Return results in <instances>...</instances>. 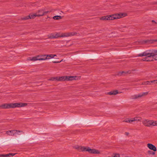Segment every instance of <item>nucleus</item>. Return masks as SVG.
I'll use <instances>...</instances> for the list:
<instances>
[{
  "label": "nucleus",
  "mask_w": 157,
  "mask_h": 157,
  "mask_svg": "<svg viewBox=\"0 0 157 157\" xmlns=\"http://www.w3.org/2000/svg\"><path fill=\"white\" fill-rule=\"evenodd\" d=\"M154 50H149L145 51L142 53L139 54L138 56H146L145 58L143 59V61H151L153 60L154 59L155 60H157V53L155 54L154 52Z\"/></svg>",
  "instance_id": "obj_1"
},
{
  "label": "nucleus",
  "mask_w": 157,
  "mask_h": 157,
  "mask_svg": "<svg viewBox=\"0 0 157 157\" xmlns=\"http://www.w3.org/2000/svg\"><path fill=\"white\" fill-rule=\"evenodd\" d=\"M77 34L76 32L66 33L61 35L58 33H52L48 35V38L50 39L59 38L61 37H67L75 36Z\"/></svg>",
  "instance_id": "obj_2"
},
{
  "label": "nucleus",
  "mask_w": 157,
  "mask_h": 157,
  "mask_svg": "<svg viewBox=\"0 0 157 157\" xmlns=\"http://www.w3.org/2000/svg\"><path fill=\"white\" fill-rule=\"evenodd\" d=\"M74 148L79 151H88L90 154H100V152L98 150L95 149H91L89 147L76 145L74 147Z\"/></svg>",
  "instance_id": "obj_3"
},
{
  "label": "nucleus",
  "mask_w": 157,
  "mask_h": 157,
  "mask_svg": "<svg viewBox=\"0 0 157 157\" xmlns=\"http://www.w3.org/2000/svg\"><path fill=\"white\" fill-rule=\"evenodd\" d=\"M23 133V132L22 131L16 130L7 131L6 132V134L7 136H17V135H20Z\"/></svg>",
  "instance_id": "obj_4"
},
{
  "label": "nucleus",
  "mask_w": 157,
  "mask_h": 157,
  "mask_svg": "<svg viewBox=\"0 0 157 157\" xmlns=\"http://www.w3.org/2000/svg\"><path fill=\"white\" fill-rule=\"evenodd\" d=\"M157 41V40H139L136 43L139 44H149Z\"/></svg>",
  "instance_id": "obj_5"
},
{
  "label": "nucleus",
  "mask_w": 157,
  "mask_h": 157,
  "mask_svg": "<svg viewBox=\"0 0 157 157\" xmlns=\"http://www.w3.org/2000/svg\"><path fill=\"white\" fill-rule=\"evenodd\" d=\"M27 105L26 103H12V108H15L16 107H24Z\"/></svg>",
  "instance_id": "obj_6"
},
{
  "label": "nucleus",
  "mask_w": 157,
  "mask_h": 157,
  "mask_svg": "<svg viewBox=\"0 0 157 157\" xmlns=\"http://www.w3.org/2000/svg\"><path fill=\"white\" fill-rule=\"evenodd\" d=\"M141 118L139 117H136L134 118L128 119L125 121V122L128 123H131L134 121H140Z\"/></svg>",
  "instance_id": "obj_7"
},
{
  "label": "nucleus",
  "mask_w": 157,
  "mask_h": 157,
  "mask_svg": "<svg viewBox=\"0 0 157 157\" xmlns=\"http://www.w3.org/2000/svg\"><path fill=\"white\" fill-rule=\"evenodd\" d=\"M33 14L34 18L36 17L43 16L44 15V9H41L39 10L36 13Z\"/></svg>",
  "instance_id": "obj_8"
},
{
  "label": "nucleus",
  "mask_w": 157,
  "mask_h": 157,
  "mask_svg": "<svg viewBox=\"0 0 157 157\" xmlns=\"http://www.w3.org/2000/svg\"><path fill=\"white\" fill-rule=\"evenodd\" d=\"M12 108V103H5L0 105V109H8Z\"/></svg>",
  "instance_id": "obj_9"
},
{
  "label": "nucleus",
  "mask_w": 157,
  "mask_h": 157,
  "mask_svg": "<svg viewBox=\"0 0 157 157\" xmlns=\"http://www.w3.org/2000/svg\"><path fill=\"white\" fill-rule=\"evenodd\" d=\"M126 16V14L125 13H120L119 14H113L114 19H119L120 18L124 17Z\"/></svg>",
  "instance_id": "obj_10"
},
{
  "label": "nucleus",
  "mask_w": 157,
  "mask_h": 157,
  "mask_svg": "<svg viewBox=\"0 0 157 157\" xmlns=\"http://www.w3.org/2000/svg\"><path fill=\"white\" fill-rule=\"evenodd\" d=\"M73 76H63L60 77L59 80H62V81L65 80H73Z\"/></svg>",
  "instance_id": "obj_11"
},
{
  "label": "nucleus",
  "mask_w": 157,
  "mask_h": 157,
  "mask_svg": "<svg viewBox=\"0 0 157 157\" xmlns=\"http://www.w3.org/2000/svg\"><path fill=\"white\" fill-rule=\"evenodd\" d=\"M151 120L145 119L142 121V123L145 126L150 127L151 126Z\"/></svg>",
  "instance_id": "obj_12"
},
{
  "label": "nucleus",
  "mask_w": 157,
  "mask_h": 157,
  "mask_svg": "<svg viewBox=\"0 0 157 157\" xmlns=\"http://www.w3.org/2000/svg\"><path fill=\"white\" fill-rule=\"evenodd\" d=\"M147 146L150 149L154 151H155L157 150L156 147L151 144H148L147 145Z\"/></svg>",
  "instance_id": "obj_13"
},
{
  "label": "nucleus",
  "mask_w": 157,
  "mask_h": 157,
  "mask_svg": "<svg viewBox=\"0 0 157 157\" xmlns=\"http://www.w3.org/2000/svg\"><path fill=\"white\" fill-rule=\"evenodd\" d=\"M34 18L33 14H30L29 15L25 17H22L21 18L23 20H26L29 19Z\"/></svg>",
  "instance_id": "obj_14"
},
{
  "label": "nucleus",
  "mask_w": 157,
  "mask_h": 157,
  "mask_svg": "<svg viewBox=\"0 0 157 157\" xmlns=\"http://www.w3.org/2000/svg\"><path fill=\"white\" fill-rule=\"evenodd\" d=\"M157 126V121L151 120V126Z\"/></svg>",
  "instance_id": "obj_15"
},
{
  "label": "nucleus",
  "mask_w": 157,
  "mask_h": 157,
  "mask_svg": "<svg viewBox=\"0 0 157 157\" xmlns=\"http://www.w3.org/2000/svg\"><path fill=\"white\" fill-rule=\"evenodd\" d=\"M140 94H137L134 95L132 96V98L133 99H136L139 98H140Z\"/></svg>",
  "instance_id": "obj_16"
},
{
  "label": "nucleus",
  "mask_w": 157,
  "mask_h": 157,
  "mask_svg": "<svg viewBox=\"0 0 157 157\" xmlns=\"http://www.w3.org/2000/svg\"><path fill=\"white\" fill-rule=\"evenodd\" d=\"M152 83L151 81H147L142 83V84L143 85H151Z\"/></svg>",
  "instance_id": "obj_17"
},
{
  "label": "nucleus",
  "mask_w": 157,
  "mask_h": 157,
  "mask_svg": "<svg viewBox=\"0 0 157 157\" xmlns=\"http://www.w3.org/2000/svg\"><path fill=\"white\" fill-rule=\"evenodd\" d=\"M148 92L141 93H140V96H140V98H141L143 96H146V95H147L148 94Z\"/></svg>",
  "instance_id": "obj_18"
},
{
  "label": "nucleus",
  "mask_w": 157,
  "mask_h": 157,
  "mask_svg": "<svg viewBox=\"0 0 157 157\" xmlns=\"http://www.w3.org/2000/svg\"><path fill=\"white\" fill-rule=\"evenodd\" d=\"M59 78H60V77L59 78L57 77H53V78H52L50 79H49V80H51V81L58 80V81H62V80H59Z\"/></svg>",
  "instance_id": "obj_19"
},
{
  "label": "nucleus",
  "mask_w": 157,
  "mask_h": 157,
  "mask_svg": "<svg viewBox=\"0 0 157 157\" xmlns=\"http://www.w3.org/2000/svg\"><path fill=\"white\" fill-rule=\"evenodd\" d=\"M63 17L60 16H56L53 17V19L54 20H59L62 18Z\"/></svg>",
  "instance_id": "obj_20"
},
{
  "label": "nucleus",
  "mask_w": 157,
  "mask_h": 157,
  "mask_svg": "<svg viewBox=\"0 0 157 157\" xmlns=\"http://www.w3.org/2000/svg\"><path fill=\"white\" fill-rule=\"evenodd\" d=\"M100 19L104 21L108 20V16H106L101 17L100 18Z\"/></svg>",
  "instance_id": "obj_21"
},
{
  "label": "nucleus",
  "mask_w": 157,
  "mask_h": 157,
  "mask_svg": "<svg viewBox=\"0 0 157 157\" xmlns=\"http://www.w3.org/2000/svg\"><path fill=\"white\" fill-rule=\"evenodd\" d=\"M15 153H9L5 154V157H12L15 155Z\"/></svg>",
  "instance_id": "obj_22"
},
{
  "label": "nucleus",
  "mask_w": 157,
  "mask_h": 157,
  "mask_svg": "<svg viewBox=\"0 0 157 157\" xmlns=\"http://www.w3.org/2000/svg\"><path fill=\"white\" fill-rule=\"evenodd\" d=\"M43 59H38L36 58V56L33 57L30 59V60H33V61H36V60H43Z\"/></svg>",
  "instance_id": "obj_23"
},
{
  "label": "nucleus",
  "mask_w": 157,
  "mask_h": 157,
  "mask_svg": "<svg viewBox=\"0 0 157 157\" xmlns=\"http://www.w3.org/2000/svg\"><path fill=\"white\" fill-rule=\"evenodd\" d=\"M108 20H114V17L113 16V14L108 15Z\"/></svg>",
  "instance_id": "obj_24"
},
{
  "label": "nucleus",
  "mask_w": 157,
  "mask_h": 157,
  "mask_svg": "<svg viewBox=\"0 0 157 157\" xmlns=\"http://www.w3.org/2000/svg\"><path fill=\"white\" fill-rule=\"evenodd\" d=\"M107 157H120V155L119 154L115 153L113 154L111 156H108Z\"/></svg>",
  "instance_id": "obj_25"
},
{
  "label": "nucleus",
  "mask_w": 157,
  "mask_h": 157,
  "mask_svg": "<svg viewBox=\"0 0 157 157\" xmlns=\"http://www.w3.org/2000/svg\"><path fill=\"white\" fill-rule=\"evenodd\" d=\"M47 56L48 59L53 58V54L47 55Z\"/></svg>",
  "instance_id": "obj_26"
},
{
  "label": "nucleus",
  "mask_w": 157,
  "mask_h": 157,
  "mask_svg": "<svg viewBox=\"0 0 157 157\" xmlns=\"http://www.w3.org/2000/svg\"><path fill=\"white\" fill-rule=\"evenodd\" d=\"M40 56L41 58H44L45 59L44 60L47 59H48V58L47 56V55H42Z\"/></svg>",
  "instance_id": "obj_27"
},
{
  "label": "nucleus",
  "mask_w": 157,
  "mask_h": 157,
  "mask_svg": "<svg viewBox=\"0 0 157 157\" xmlns=\"http://www.w3.org/2000/svg\"><path fill=\"white\" fill-rule=\"evenodd\" d=\"M112 93L113 95H116L118 93V91L117 90H113L112 91Z\"/></svg>",
  "instance_id": "obj_28"
},
{
  "label": "nucleus",
  "mask_w": 157,
  "mask_h": 157,
  "mask_svg": "<svg viewBox=\"0 0 157 157\" xmlns=\"http://www.w3.org/2000/svg\"><path fill=\"white\" fill-rule=\"evenodd\" d=\"M73 76V80H76L79 79V77L77 76Z\"/></svg>",
  "instance_id": "obj_29"
},
{
  "label": "nucleus",
  "mask_w": 157,
  "mask_h": 157,
  "mask_svg": "<svg viewBox=\"0 0 157 157\" xmlns=\"http://www.w3.org/2000/svg\"><path fill=\"white\" fill-rule=\"evenodd\" d=\"M36 58L38 59H43V60H44V59H45L44 58H41L40 57V56H36Z\"/></svg>",
  "instance_id": "obj_30"
},
{
  "label": "nucleus",
  "mask_w": 157,
  "mask_h": 157,
  "mask_svg": "<svg viewBox=\"0 0 157 157\" xmlns=\"http://www.w3.org/2000/svg\"><path fill=\"white\" fill-rule=\"evenodd\" d=\"M107 94L110 95H113L112 91L109 92Z\"/></svg>",
  "instance_id": "obj_31"
},
{
  "label": "nucleus",
  "mask_w": 157,
  "mask_h": 157,
  "mask_svg": "<svg viewBox=\"0 0 157 157\" xmlns=\"http://www.w3.org/2000/svg\"><path fill=\"white\" fill-rule=\"evenodd\" d=\"M0 157H5V154H0Z\"/></svg>",
  "instance_id": "obj_32"
},
{
  "label": "nucleus",
  "mask_w": 157,
  "mask_h": 157,
  "mask_svg": "<svg viewBox=\"0 0 157 157\" xmlns=\"http://www.w3.org/2000/svg\"><path fill=\"white\" fill-rule=\"evenodd\" d=\"M53 62L54 63H60V62H59V61H53Z\"/></svg>",
  "instance_id": "obj_33"
},
{
  "label": "nucleus",
  "mask_w": 157,
  "mask_h": 157,
  "mask_svg": "<svg viewBox=\"0 0 157 157\" xmlns=\"http://www.w3.org/2000/svg\"><path fill=\"white\" fill-rule=\"evenodd\" d=\"M51 11H44V15H45L46 14L48 13H49Z\"/></svg>",
  "instance_id": "obj_34"
},
{
  "label": "nucleus",
  "mask_w": 157,
  "mask_h": 157,
  "mask_svg": "<svg viewBox=\"0 0 157 157\" xmlns=\"http://www.w3.org/2000/svg\"><path fill=\"white\" fill-rule=\"evenodd\" d=\"M156 82V83H157V79L155 80L151 81V82L152 83L154 82Z\"/></svg>",
  "instance_id": "obj_35"
},
{
  "label": "nucleus",
  "mask_w": 157,
  "mask_h": 157,
  "mask_svg": "<svg viewBox=\"0 0 157 157\" xmlns=\"http://www.w3.org/2000/svg\"><path fill=\"white\" fill-rule=\"evenodd\" d=\"M154 50V53L155 54H157V50Z\"/></svg>",
  "instance_id": "obj_36"
},
{
  "label": "nucleus",
  "mask_w": 157,
  "mask_h": 157,
  "mask_svg": "<svg viewBox=\"0 0 157 157\" xmlns=\"http://www.w3.org/2000/svg\"><path fill=\"white\" fill-rule=\"evenodd\" d=\"M152 22H153V23H154L155 24H156V22L155 21H154V20H152Z\"/></svg>",
  "instance_id": "obj_37"
},
{
  "label": "nucleus",
  "mask_w": 157,
  "mask_h": 157,
  "mask_svg": "<svg viewBox=\"0 0 157 157\" xmlns=\"http://www.w3.org/2000/svg\"><path fill=\"white\" fill-rule=\"evenodd\" d=\"M36 5L35 4V3H33V4H32V6H35Z\"/></svg>",
  "instance_id": "obj_38"
},
{
  "label": "nucleus",
  "mask_w": 157,
  "mask_h": 157,
  "mask_svg": "<svg viewBox=\"0 0 157 157\" xmlns=\"http://www.w3.org/2000/svg\"><path fill=\"white\" fill-rule=\"evenodd\" d=\"M126 27H126V26H124V27H123V26H122H122H121V28H126Z\"/></svg>",
  "instance_id": "obj_39"
},
{
  "label": "nucleus",
  "mask_w": 157,
  "mask_h": 157,
  "mask_svg": "<svg viewBox=\"0 0 157 157\" xmlns=\"http://www.w3.org/2000/svg\"><path fill=\"white\" fill-rule=\"evenodd\" d=\"M56 55H53V58L54 57V56H56Z\"/></svg>",
  "instance_id": "obj_40"
},
{
  "label": "nucleus",
  "mask_w": 157,
  "mask_h": 157,
  "mask_svg": "<svg viewBox=\"0 0 157 157\" xmlns=\"http://www.w3.org/2000/svg\"><path fill=\"white\" fill-rule=\"evenodd\" d=\"M153 155H154L155 154V152H152V154Z\"/></svg>",
  "instance_id": "obj_41"
},
{
  "label": "nucleus",
  "mask_w": 157,
  "mask_h": 157,
  "mask_svg": "<svg viewBox=\"0 0 157 157\" xmlns=\"http://www.w3.org/2000/svg\"><path fill=\"white\" fill-rule=\"evenodd\" d=\"M124 157H129V156L127 155H126L124 156Z\"/></svg>",
  "instance_id": "obj_42"
},
{
  "label": "nucleus",
  "mask_w": 157,
  "mask_h": 157,
  "mask_svg": "<svg viewBox=\"0 0 157 157\" xmlns=\"http://www.w3.org/2000/svg\"><path fill=\"white\" fill-rule=\"evenodd\" d=\"M124 73V71H122V72H121V74H123V73Z\"/></svg>",
  "instance_id": "obj_43"
},
{
  "label": "nucleus",
  "mask_w": 157,
  "mask_h": 157,
  "mask_svg": "<svg viewBox=\"0 0 157 157\" xmlns=\"http://www.w3.org/2000/svg\"><path fill=\"white\" fill-rule=\"evenodd\" d=\"M63 61V59H62L60 61H59V62H61Z\"/></svg>",
  "instance_id": "obj_44"
},
{
  "label": "nucleus",
  "mask_w": 157,
  "mask_h": 157,
  "mask_svg": "<svg viewBox=\"0 0 157 157\" xmlns=\"http://www.w3.org/2000/svg\"><path fill=\"white\" fill-rule=\"evenodd\" d=\"M49 17H48V16H47V18H49Z\"/></svg>",
  "instance_id": "obj_45"
},
{
  "label": "nucleus",
  "mask_w": 157,
  "mask_h": 157,
  "mask_svg": "<svg viewBox=\"0 0 157 157\" xmlns=\"http://www.w3.org/2000/svg\"><path fill=\"white\" fill-rule=\"evenodd\" d=\"M153 83H156V82H153Z\"/></svg>",
  "instance_id": "obj_46"
},
{
  "label": "nucleus",
  "mask_w": 157,
  "mask_h": 157,
  "mask_svg": "<svg viewBox=\"0 0 157 157\" xmlns=\"http://www.w3.org/2000/svg\"><path fill=\"white\" fill-rule=\"evenodd\" d=\"M126 134H127V135H128V133H126Z\"/></svg>",
  "instance_id": "obj_47"
}]
</instances>
